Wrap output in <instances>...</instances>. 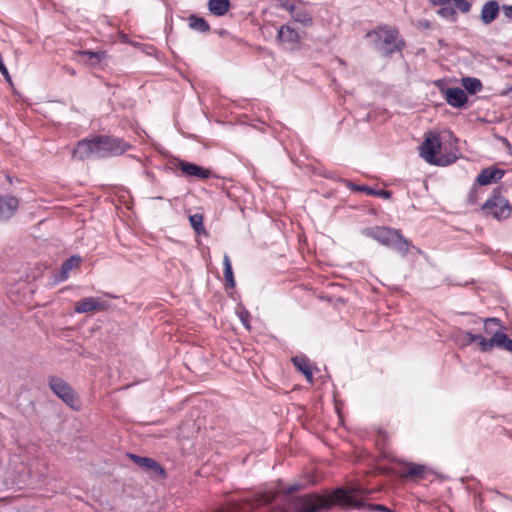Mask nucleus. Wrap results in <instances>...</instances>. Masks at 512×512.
Here are the masks:
<instances>
[{"label":"nucleus","instance_id":"nucleus-1","mask_svg":"<svg viewBox=\"0 0 512 512\" xmlns=\"http://www.w3.org/2000/svg\"><path fill=\"white\" fill-rule=\"evenodd\" d=\"M130 147V144L118 137L96 136L79 141L73 155L80 160L89 157L105 158L123 154Z\"/></svg>","mask_w":512,"mask_h":512},{"label":"nucleus","instance_id":"nucleus-2","mask_svg":"<svg viewBox=\"0 0 512 512\" xmlns=\"http://www.w3.org/2000/svg\"><path fill=\"white\" fill-rule=\"evenodd\" d=\"M366 37L371 39L375 49L383 56L401 51L405 46L399 31L388 25L378 26L375 30L367 33Z\"/></svg>","mask_w":512,"mask_h":512},{"label":"nucleus","instance_id":"nucleus-3","mask_svg":"<svg viewBox=\"0 0 512 512\" xmlns=\"http://www.w3.org/2000/svg\"><path fill=\"white\" fill-rule=\"evenodd\" d=\"M366 237L378 241L380 244L391 247L405 256L409 252L410 242L400 233L399 230L384 226L368 227L362 230Z\"/></svg>","mask_w":512,"mask_h":512},{"label":"nucleus","instance_id":"nucleus-4","mask_svg":"<svg viewBox=\"0 0 512 512\" xmlns=\"http://www.w3.org/2000/svg\"><path fill=\"white\" fill-rule=\"evenodd\" d=\"M365 490L361 487L349 489H337L334 491V498L340 505L348 509H357L364 512H393L390 508L381 504L365 503L362 495Z\"/></svg>","mask_w":512,"mask_h":512},{"label":"nucleus","instance_id":"nucleus-5","mask_svg":"<svg viewBox=\"0 0 512 512\" xmlns=\"http://www.w3.org/2000/svg\"><path fill=\"white\" fill-rule=\"evenodd\" d=\"M420 156L428 163L437 166H447L455 162V154H443L438 156L441 150V141L438 135L429 133L419 147Z\"/></svg>","mask_w":512,"mask_h":512},{"label":"nucleus","instance_id":"nucleus-6","mask_svg":"<svg viewBox=\"0 0 512 512\" xmlns=\"http://www.w3.org/2000/svg\"><path fill=\"white\" fill-rule=\"evenodd\" d=\"M484 333L490 338L480 335V350L482 352H490L493 348H499L503 341L506 340L507 334L503 331L504 327L500 319L495 317L483 320Z\"/></svg>","mask_w":512,"mask_h":512},{"label":"nucleus","instance_id":"nucleus-7","mask_svg":"<svg viewBox=\"0 0 512 512\" xmlns=\"http://www.w3.org/2000/svg\"><path fill=\"white\" fill-rule=\"evenodd\" d=\"M482 210L487 215L495 219H505L510 215L511 206L508 201L498 193H494L482 206Z\"/></svg>","mask_w":512,"mask_h":512},{"label":"nucleus","instance_id":"nucleus-8","mask_svg":"<svg viewBox=\"0 0 512 512\" xmlns=\"http://www.w3.org/2000/svg\"><path fill=\"white\" fill-rule=\"evenodd\" d=\"M334 504H339V502L334 498V493L327 497L309 495L302 501L301 512H323L328 510Z\"/></svg>","mask_w":512,"mask_h":512},{"label":"nucleus","instance_id":"nucleus-9","mask_svg":"<svg viewBox=\"0 0 512 512\" xmlns=\"http://www.w3.org/2000/svg\"><path fill=\"white\" fill-rule=\"evenodd\" d=\"M49 386L51 390L68 406L76 408V396L71 386L63 379L58 377H51L49 379Z\"/></svg>","mask_w":512,"mask_h":512},{"label":"nucleus","instance_id":"nucleus-10","mask_svg":"<svg viewBox=\"0 0 512 512\" xmlns=\"http://www.w3.org/2000/svg\"><path fill=\"white\" fill-rule=\"evenodd\" d=\"M110 307L109 303L96 297H86L77 301L74 305L76 313H88L105 311Z\"/></svg>","mask_w":512,"mask_h":512},{"label":"nucleus","instance_id":"nucleus-11","mask_svg":"<svg viewBox=\"0 0 512 512\" xmlns=\"http://www.w3.org/2000/svg\"><path fill=\"white\" fill-rule=\"evenodd\" d=\"M178 168L187 177H195L198 179H208L211 176L209 169L203 168L197 164L187 161H180Z\"/></svg>","mask_w":512,"mask_h":512},{"label":"nucleus","instance_id":"nucleus-12","mask_svg":"<svg viewBox=\"0 0 512 512\" xmlns=\"http://www.w3.org/2000/svg\"><path fill=\"white\" fill-rule=\"evenodd\" d=\"M19 207V200L10 195H0V221L8 220L14 216Z\"/></svg>","mask_w":512,"mask_h":512},{"label":"nucleus","instance_id":"nucleus-13","mask_svg":"<svg viewBox=\"0 0 512 512\" xmlns=\"http://www.w3.org/2000/svg\"><path fill=\"white\" fill-rule=\"evenodd\" d=\"M443 94L447 103L454 108H463L468 100L465 91L457 87L447 88Z\"/></svg>","mask_w":512,"mask_h":512},{"label":"nucleus","instance_id":"nucleus-14","mask_svg":"<svg viewBox=\"0 0 512 512\" xmlns=\"http://www.w3.org/2000/svg\"><path fill=\"white\" fill-rule=\"evenodd\" d=\"M278 40L286 45H289L291 49L296 47L301 40L300 34L289 25H282L277 34Z\"/></svg>","mask_w":512,"mask_h":512},{"label":"nucleus","instance_id":"nucleus-15","mask_svg":"<svg viewBox=\"0 0 512 512\" xmlns=\"http://www.w3.org/2000/svg\"><path fill=\"white\" fill-rule=\"evenodd\" d=\"M130 458L145 471L152 472L155 475L165 476L164 469L158 462L148 457H141L134 454H130Z\"/></svg>","mask_w":512,"mask_h":512},{"label":"nucleus","instance_id":"nucleus-16","mask_svg":"<svg viewBox=\"0 0 512 512\" xmlns=\"http://www.w3.org/2000/svg\"><path fill=\"white\" fill-rule=\"evenodd\" d=\"M428 471L429 469L425 465L416 463H406L402 471L400 472V477L423 479L426 477Z\"/></svg>","mask_w":512,"mask_h":512},{"label":"nucleus","instance_id":"nucleus-17","mask_svg":"<svg viewBox=\"0 0 512 512\" xmlns=\"http://www.w3.org/2000/svg\"><path fill=\"white\" fill-rule=\"evenodd\" d=\"M500 10L499 3L496 0L486 2L481 9L480 18L483 24L492 23L498 16Z\"/></svg>","mask_w":512,"mask_h":512},{"label":"nucleus","instance_id":"nucleus-18","mask_svg":"<svg viewBox=\"0 0 512 512\" xmlns=\"http://www.w3.org/2000/svg\"><path fill=\"white\" fill-rule=\"evenodd\" d=\"M504 176V171L498 168L488 167L483 169L478 175L476 181L480 185H488L500 180Z\"/></svg>","mask_w":512,"mask_h":512},{"label":"nucleus","instance_id":"nucleus-19","mask_svg":"<svg viewBox=\"0 0 512 512\" xmlns=\"http://www.w3.org/2000/svg\"><path fill=\"white\" fill-rule=\"evenodd\" d=\"M433 5L439 6L438 15L449 21H455L457 12L455 11L452 0H431Z\"/></svg>","mask_w":512,"mask_h":512},{"label":"nucleus","instance_id":"nucleus-20","mask_svg":"<svg viewBox=\"0 0 512 512\" xmlns=\"http://www.w3.org/2000/svg\"><path fill=\"white\" fill-rule=\"evenodd\" d=\"M81 257L78 255H73L70 258H68L64 263L61 265V268L59 270V273L55 276L56 281L61 282L68 279L70 272L77 268L80 265Z\"/></svg>","mask_w":512,"mask_h":512},{"label":"nucleus","instance_id":"nucleus-21","mask_svg":"<svg viewBox=\"0 0 512 512\" xmlns=\"http://www.w3.org/2000/svg\"><path fill=\"white\" fill-rule=\"evenodd\" d=\"M292 362L294 366L304 374L306 380L309 383H313V374L309 359L305 356H295L292 358Z\"/></svg>","mask_w":512,"mask_h":512},{"label":"nucleus","instance_id":"nucleus-22","mask_svg":"<svg viewBox=\"0 0 512 512\" xmlns=\"http://www.w3.org/2000/svg\"><path fill=\"white\" fill-rule=\"evenodd\" d=\"M77 55L84 59V62L90 66L98 65L105 57L106 53L104 51H90V50H81L77 52Z\"/></svg>","mask_w":512,"mask_h":512},{"label":"nucleus","instance_id":"nucleus-23","mask_svg":"<svg viewBox=\"0 0 512 512\" xmlns=\"http://www.w3.org/2000/svg\"><path fill=\"white\" fill-rule=\"evenodd\" d=\"M231 7L229 0H209L208 8L215 16L225 15Z\"/></svg>","mask_w":512,"mask_h":512},{"label":"nucleus","instance_id":"nucleus-24","mask_svg":"<svg viewBox=\"0 0 512 512\" xmlns=\"http://www.w3.org/2000/svg\"><path fill=\"white\" fill-rule=\"evenodd\" d=\"M347 186L351 190L365 192L368 195L377 196V197H381V198H384V199L391 198V192L387 191V190H375V189L370 188L368 186L355 185V184L350 183V182L347 184Z\"/></svg>","mask_w":512,"mask_h":512},{"label":"nucleus","instance_id":"nucleus-25","mask_svg":"<svg viewBox=\"0 0 512 512\" xmlns=\"http://www.w3.org/2000/svg\"><path fill=\"white\" fill-rule=\"evenodd\" d=\"M456 341L461 346H468L472 344L473 342H477L480 346V335L479 334H473L471 332H467L464 330H458L456 334Z\"/></svg>","mask_w":512,"mask_h":512},{"label":"nucleus","instance_id":"nucleus-26","mask_svg":"<svg viewBox=\"0 0 512 512\" xmlns=\"http://www.w3.org/2000/svg\"><path fill=\"white\" fill-rule=\"evenodd\" d=\"M223 266H224V278L226 281V286L228 288H234L236 283H235L234 274H233V270H232L231 260L227 254H224Z\"/></svg>","mask_w":512,"mask_h":512},{"label":"nucleus","instance_id":"nucleus-27","mask_svg":"<svg viewBox=\"0 0 512 512\" xmlns=\"http://www.w3.org/2000/svg\"><path fill=\"white\" fill-rule=\"evenodd\" d=\"M188 21H189V27L193 30H196V31L202 32V33L210 30V26H209L208 22L202 17H198L196 15H191L188 18Z\"/></svg>","mask_w":512,"mask_h":512},{"label":"nucleus","instance_id":"nucleus-28","mask_svg":"<svg viewBox=\"0 0 512 512\" xmlns=\"http://www.w3.org/2000/svg\"><path fill=\"white\" fill-rule=\"evenodd\" d=\"M291 17L295 22H298L303 26H311L313 23L311 14L304 8L298 7Z\"/></svg>","mask_w":512,"mask_h":512},{"label":"nucleus","instance_id":"nucleus-29","mask_svg":"<svg viewBox=\"0 0 512 512\" xmlns=\"http://www.w3.org/2000/svg\"><path fill=\"white\" fill-rule=\"evenodd\" d=\"M462 86L466 91L470 94H475L482 89V83L478 78L474 77H465L461 80Z\"/></svg>","mask_w":512,"mask_h":512},{"label":"nucleus","instance_id":"nucleus-30","mask_svg":"<svg viewBox=\"0 0 512 512\" xmlns=\"http://www.w3.org/2000/svg\"><path fill=\"white\" fill-rule=\"evenodd\" d=\"M190 224L194 231L200 235V234H206V230L203 224V216L202 214H193L189 217Z\"/></svg>","mask_w":512,"mask_h":512},{"label":"nucleus","instance_id":"nucleus-31","mask_svg":"<svg viewBox=\"0 0 512 512\" xmlns=\"http://www.w3.org/2000/svg\"><path fill=\"white\" fill-rule=\"evenodd\" d=\"M455 10L458 9L462 13H467L471 9V4L467 0H452Z\"/></svg>","mask_w":512,"mask_h":512},{"label":"nucleus","instance_id":"nucleus-32","mask_svg":"<svg viewBox=\"0 0 512 512\" xmlns=\"http://www.w3.org/2000/svg\"><path fill=\"white\" fill-rule=\"evenodd\" d=\"M281 7L284 8L285 10H287L290 13L291 16L298 9L297 6H295L294 4H292V3L288 2V1H285V2L281 3Z\"/></svg>","mask_w":512,"mask_h":512},{"label":"nucleus","instance_id":"nucleus-33","mask_svg":"<svg viewBox=\"0 0 512 512\" xmlns=\"http://www.w3.org/2000/svg\"><path fill=\"white\" fill-rule=\"evenodd\" d=\"M500 349L512 352V339L506 336V340L503 341V344L499 347Z\"/></svg>","mask_w":512,"mask_h":512},{"label":"nucleus","instance_id":"nucleus-34","mask_svg":"<svg viewBox=\"0 0 512 512\" xmlns=\"http://www.w3.org/2000/svg\"><path fill=\"white\" fill-rule=\"evenodd\" d=\"M502 12L507 19L512 20V6L511 5H503Z\"/></svg>","mask_w":512,"mask_h":512},{"label":"nucleus","instance_id":"nucleus-35","mask_svg":"<svg viewBox=\"0 0 512 512\" xmlns=\"http://www.w3.org/2000/svg\"><path fill=\"white\" fill-rule=\"evenodd\" d=\"M272 500H273L272 495H264L261 497V499L259 501H260V504H267V503H270Z\"/></svg>","mask_w":512,"mask_h":512},{"label":"nucleus","instance_id":"nucleus-36","mask_svg":"<svg viewBox=\"0 0 512 512\" xmlns=\"http://www.w3.org/2000/svg\"><path fill=\"white\" fill-rule=\"evenodd\" d=\"M241 320H242V323L248 327V323H247V317H248V313L246 312L245 314H241Z\"/></svg>","mask_w":512,"mask_h":512},{"label":"nucleus","instance_id":"nucleus-37","mask_svg":"<svg viewBox=\"0 0 512 512\" xmlns=\"http://www.w3.org/2000/svg\"><path fill=\"white\" fill-rule=\"evenodd\" d=\"M66 73H68L69 75L71 76H74L75 75V71L73 68H70V67H64Z\"/></svg>","mask_w":512,"mask_h":512},{"label":"nucleus","instance_id":"nucleus-38","mask_svg":"<svg viewBox=\"0 0 512 512\" xmlns=\"http://www.w3.org/2000/svg\"><path fill=\"white\" fill-rule=\"evenodd\" d=\"M7 179L10 183L12 182L10 176H7Z\"/></svg>","mask_w":512,"mask_h":512}]
</instances>
